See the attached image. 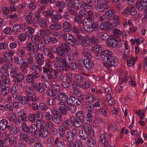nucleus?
Returning <instances> with one entry per match:
<instances>
[{"label":"nucleus","mask_w":147,"mask_h":147,"mask_svg":"<svg viewBox=\"0 0 147 147\" xmlns=\"http://www.w3.org/2000/svg\"><path fill=\"white\" fill-rule=\"evenodd\" d=\"M94 50H92V53L95 54V58L98 60L100 59L101 57L103 61L110 62L111 64L118 63L117 61L112 56L113 53L110 50H102L101 46L98 45H94Z\"/></svg>","instance_id":"nucleus-1"},{"label":"nucleus","mask_w":147,"mask_h":147,"mask_svg":"<svg viewBox=\"0 0 147 147\" xmlns=\"http://www.w3.org/2000/svg\"><path fill=\"white\" fill-rule=\"evenodd\" d=\"M61 47H57V54L59 55L63 56L67 54L68 51L70 49V47L65 43L61 44Z\"/></svg>","instance_id":"nucleus-2"},{"label":"nucleus","mask_w":147,"mask_h":147,"mask_svg":"<svg viewBox=\"0 0 147 147\" xmlns=\"http://www.w3.org/2000/svg\"><path fill=\"white\" fill-rule=\"evenodd\" d=\"M50 110L52 114V121L56 123L60 124L61 122L60 120L62 118V116L59 115L57 111L55 108H51Z\"/></svg>","instance_id":"nucleus-3"},{"label":"nucleus","mask_w":147,"mask_h":147,"mask_svg":"<svg viewBox=\"0 0 147 147\" xmlns=\"http://www.w3.org/2000/svg\"><path fill=\"white\" fill-rule=\"evenodd\" d=\"M97 5L95 6V9L100 12H103L107 9L109 7V5L105 1L100 0H97Z\"/></svg>","instance_id":"nucleus-4"},{"label":"nucleus","mask_w":147,"mask_h":147,"mask_svg":"<svg viewBox=\"0 0 147 147\" xmlns=\"http://www.w3.org/2000/svg\"><path fill=\"white\" fill-rule=\"evenodd\" d=\"M83 54L84 56L86 57L83 61L84 64H89L90 63L93 64L92 61L90 59L91 58L92 55L90 54L89 51L86 49H84Z\"/></svg>","instance_id":"nucleus-5"},{"label":"nucleus","mask_w":147,"mask_h":147,"mask_svg":"<svg viewBox=\"0 0 147 147\" xmlns=\"http://www.w3.org/2000/svg\"><path fill=\"white\" fill-rule=\"evenodd\" d=\"M70 120L72 125L76 127L81 126L84 120L82 118L78 119L74 117L73 116L70 117Z\"/></svg>","instance_id":"nucleus-6"},{"label":"nucleus","mask_w":147,"mask_h":147,"mask_svg":"<svg viewBox=\"0 0 147 147\" xmlns=\"http://www.w3.org/2000/svg\"><path fill=\"white\" fill-rule=\"evenodd\" d=\"M67 102L69 105H79L81 103V100L77 97H70L67 100Z\"/></svg>","instance_id":"nucleus-7"},{"label":"nucleus","mask_w":147,"mask_h":147,"mask_svg":"<svg viewBox=\"0 0 147 147\" xmlns=\"http://www.w3.org/2000/svg\"><path fill=\"white\" fill-rule=\"evenodd\" d=\"M18 119L16 123L18 125L20 123V122H25L26 120V114L23 111H20L18 113Z\"/></svg>","instance_id":"nucleus-8"},{"label":"nucleus","mask_w":147,"mask_h":147,"mask_svg":"<svg viewBox=\"0 0 147 147\" xmlns=\"http://www.w3.org/2000/svg\"><path fill=\"white\" fill-rule=\"evenodd\" d=\"M39 77L38 74L36 72H34L30 74H28L26 77V81L29 83H32L34 80Z\"/></svg>","instance_id":"nucleus-9"},{"label":"nucleus","mask_w":147,"mask_h":147,"mask_svg":"<svg viewBox=\"0 0 147 147\" xmlns=\"http://www.w3.org/2000/svg\"><path fill=\"white\" fill-rule=\"evenodd\" d=\"M136 6L139 10H142L144 7H147V0H137Z\"/></svg>","instance_id":"nucleus-10"},{"label":"nucleus","mask_w":147,"mask_h":147,"mask_svg":"<svg viewBox=\"0 0 147 147\" xmlns=\"http://www.w3.org/2000/svg\"><path fill=\"white\" fill-rule=\"evenodd\" d=\"M49 131L47 128L45 127L40 128L38 130V136L44 139L49 135Z\"/></svg>","instance_id":"nucleus-11"},{"label":"nucleus","mask_w":147,"mask_h":147,"mask_svg":"<svg viewBox=\"0 0 147 147\" xmlns=\"http://www.w3.org/2000/svg\"><path fill=\"white\" fill-rule=\"evenodd\" d=\"M14 54L13 51L11 50L9 52H5L4 54L5 61L8 63H11L12 60V57Z\"/></svg>","instance_id":"nucleus-12"},{"label":"nucleus","mask_w":147,"mask_h":147,"mask_svg":"<svg viewBox=\"0 0 147 147\" xmlns=\"http://www.w3.org/2000/svg\"><path fill=\"white\" fill-rule=\"evenodd\" d=\"M43 84L40 82L35 83L33 85L34 90L40 93H41L43 91Z\"/></svg>","instance_id":"nucleus-13"},{"label":"nucleus","mask_w":147,"mask_h":147,"mask_svg":"<svg viewBox=\"0 0 147 147\" xmlns=\"http://www.w3.org/2000/svg\"><path fill=\"white\" fill-rule=\"evenodd\" d=\"M7 129H9L10 134L12 136L15 135L18 132L17 127L15 125H9L7 126Z\"/></svg>","instance_id":"nucleus-14"},{"label":"nucleus","mask_w":147,"mask_h":147,"mask_svg":"<svg viewBox=\"0 0 147 147\" xmlns=\"http://www.w3.org/2000/svg\"><path fill=\"white\" fill-rule=\"evenodd\" d=\"M26 133L23 132L20 133L19 134V137L20 140L27 143L29 141V137Z\"/></svg>","instance_id":"nucleus-15"},{"label":"nucleus","mask_w":147,"mask_h":147,"mask_svg":"<svg viewBox=\"0 0 147 147\" xmlns=\"http://www.w3.org/2000/svg\"><path fill=\"white\" fill-rule=\"evenodd\" d=\"M8 122L5 119H3L0 121V129L1 130L4 131L6 128L7 129Z\"/></svg>","instance_id":"nucleus-16"},{"label":"nucleus","mask_w":147,"mask_h":147,"mask_svg":"<svg viewBox=\"0 0 147 147\" xmlns=\"http://www.w3.org/2000/svg\"><path fill=\"white\" fill-rule=\"evenodd\" d=\"M85 142L88 146L90 147H93L96 144L95 140L91 137L88 138Z\"/></svg>","instance_id":"nucleus-17"},{"label":"nucleus","mask_w":147,"mask_h":147,"mask_svg":"<svg viewBox=\"0 0 147 147\" xmlns=\"http://www.w3.org/2000/svg\"><path fill=\"white\" fill-rule=\"evenodd\" d=\"M127 13H130L131 15L135 16L137 14V11L135 7L133 6L128 7L125 10Z\"/></svg>","instance_id":"nucleus-18"},{"label":"nucleus","mask_w":147,"mask_h":147,"mask_svg":"<svg viewBox=\"0 0 147 147\" xmlns=\"http://www.w3.org/2000/svg\"><path fill=\"white\" fill-rule=\"evenodd\" d=\"M76 37L74 39L73 45H80L82 44V41L83 39L82 36L80 35L77 34Z\"/></svg>","instance_id":"nucleus-19"},{"label":"nucleus","mask_w":147,"mask_h":147,"mask_svg":"<svg viewBox=\"0 0 147 147\" xmlns=\"http://www.w3.org/2000/svg\"><path fill=\"white\" fill-rule=\"evenodd\" d=\"M131 78L130 76H129L127 78L126 76H124L123 74H121L120 76L119 79V82L120 84H123L124 83V85H125L126 81L127 80H131Z\"/></svg>","instance_id":"nucleus-20"},{"label":"nucleus","mask_w":147,"mask_h":147,"mask_svg":"<svg viewBox=\"0 0 147 147\" xmlns=\"http://www.w3.org/2000/svg\"><path fill=\"white\" fill-rule=\"evenodd\" d=\"M61 26L58 23H53L49 26L50 29L53 31H58L61 28Z\"/></svg>","instance_id":"nucleus-21"},{"label":"nucleus","mask_w":147,"mask_h":147,"mask_svg":"<svg viewBox=\"0 0 147 147\" xmlns=\"http://www.w3.org/2000/svg\"><path fill=\"white\" fill-rule=\"evenodd\" d=\"M85 76H88L89 75L82 73L80 74H76L74 76V77L78 82H81L83 81V78L84 77H85Z\"/></svg>","instance_id":"nucleus-22"},{"label":"nucleus","mask_w":147,"mask_h":147,"mask_svg":"<svg viewBox=\"0 0 147 147\" xmlns=\"http://www.w3.org/2000/svg\"><path fill=\"white\" fill-rule=\"evenodd\" d=\"M79 134L80 139L84 142H85L87 139L89 138L88 137V134L82 130L80 131Z\"/></svg>","instance_id":"nucleus-23"},{"label":"nucleus","mask_w":147,"mask_h":147,"mask_svg":"<svg viewBox=\"0 0 147 147\" xmlns=\"http://www.w3.org/2000/svg\"><path fill=\"white\" fill-rule=\"evenodd\" d=\"M91 28L92 32L93 31L98 32L100 30L99 24L97 22H93L91 23Z\"/></svg>","instance_id":"nucleus-24"},{"label":"nucleus","mask_w":147,"mask_h":147,"mask_svg":"<svg viewBox=\"0 0 147 147\" xmlns=\"http://www.w3.org/2000/svg\"><path fill=\"white\" fill-rule=\"evenodd\" d=\"M86 14V16H88V18H87V20L89 22H91V21L94 20L95 18L93 15V13L91 10H89L87 11Z\"/></svg>","instance_id":"nucleus-25"},{"label":"nucleus","mask_w":147,"mask_h":147,"mask_svg":"<svg viewBox=\"0 0 147 147\" xmlns=\"http://www.w3.org/2000/svg\"><path fill=\"white\" fill-rule=\"evenodd\" d=\"M65 137L68 142H73L75 139V137L71 134V132L67 131Z\"/></svg>","instance_id":"nucleus-26"},{"label":"nucleus","mask_w":147,"mask_h":147,"mask_svg":"<svg viewBox=\"0 0 147 147\" xmlns=\"http://www.w3.org/2000/svg\"><path fill=\"white\" fill-rule=\"evenodd\" d=\"M58 105L59 109L67 110L69 109L68 104L65 101L61 102L59 103Z\"/></svg>","instance_id":"nucleus-27"},{"label":"nucleus","mask_w":147,"mask_h":147,"mask_svg":"<svg viewBox=\"0 0 147 147\" xmlns=\"http://www.w3.org/2000/svg\"><path fill=\"white\" fill-rule=\"evenodd\" d=\"M39 24L40 27L42 28L47 27V19L43 18H41Z\"/></svg>","instance_id":"nucleus-28"},{"label":"nucleus","mask_w":147,"mask_h":147,"mask_svg":"<svg viewBox=\"0 0 147 147\" xmlns=\"http://www.w3.org/2000/svg\"><path fill=\"white\" fill-rule=\"evenodd\" d=\"M85 19L84 16L78 15L75 17V20L77 23L82 24L85 22Z\"/></svg>","instance_id":"nucleus-29"},{"label":"nucleus","mask_w":147,"mask_h":147,"mask_svg":"<svg viewBox=\"0 0 147 147\" xmlns=\"http://www.w3.org/2000/svg\"><path fill=\"white\" fill-rule=\"evenodd\" d=\"M64 40L68 44L73 45L74 39L71 34H67V36Z\"/></svg>","instance_id":"nucleus-30"},{"label":"nucleus","mask_w":147,"mask_h":147,"mask_svg":"<svg viewBox=\"0 0 147 147\" xmlns=\"http://www.w3.org/2000/svg\"><path fill=\"white\" fill-rule=\"evenodd\" d=\"M9 89L8 87L2 84L0 87V91H1V94L3 95H7L9 93Z\"/></svg>","instance_id":"nucleus-31"},{"label":"nucleus","mask_w":147,"mask_h":147,"mask_svg":"<svg viewBox=\"0 0 147 147\" xmlns=\"http://www.w3.org/2000/svg\"><path fill=\"white\" fill-rule=\"evenodd\" d=\"M13 80L15 82H20L23 80L24 78L23 74L21 73H18L16 76L13 78Z\"/></svg>","instance_id":"nucleus-32"},{"label":"nucleus","mask_w":147,"mask_h":147,"mask_svg":"<svg viewBox=\"0 0 147 147\" xmlns=\"http://www.w3.org/2000/svg\"><path fill=\"white\" fill-rule=\"evenodd\" d=\"M20 103L22 105H24L28 102L30 101V98L29 96H24L18 97Z\"/></svg>","instance_id":"nucleus-33"},{"label":"nucleus","mask_w":147,"mask_h":147,"mask_svg":"<svg viewBox=\"0 0 147 147\" xmlns=\"http://www.w3.org/2000/svg\"><path fill=\"white\" fill-rule=\"evenodd\" d=\"M63 29L67 32H69L71 30V24L69 23L68 22H65L63 23Z\"/></svg>","instance_id":"nucleus-34"},{"label":"nucleus","mask_w":147,"mask_h":147,"mask_svg":"<svg viewBox=\"0 0 147 147\" xmlns=\"http://www.w3.org/2000/svg\"><path fill=\"white\" fill-rule=\"evenodd\" d=\"M41 11L39 10L36 11L34 13V16L35 17L34 18V20L35 21L36 24L38 23L39 19L40 18Z\"/></svg>","instance_id":"nucleus-35"},{"label":"nucleus","mask_w":147,"mask_h":147,"mask_svg":"<svg viewBox=\"0 0 147 147\" xmlns=\"http://www.w3.org/2000/svg\"><path fill=\"white\" fill-rule=\"evenodd\" d=\"M33 16H26L25 17V20L26 22L28 24L34 25L36 24L35 21L34 20V18L33 19Z\"/></svg>","instance_id":"nucleus-36"},{"label":"nucleus","mask_w":147,"mask_h":147,"mask_svg":"<svg viewBox=\"0 0 147 147\" xmlns=\"http://www.w3.org/2000/svg\"><path fill=\"white\" fill-rule=\"evenodd\" d=\"M31 38L32 42L36 44L41 42L42 41L41 38L38 36H32Z\"/></svg>","instance_id":"nucleus-37"},{"label":"nucleus","mask_w":147,"mask_h":147,"mask_svg":"<svg viewBox=\"0 0 147 147\" xmlns=\"http://www.w3.org/2000/svg\"><path fill=\"white\" fill-rule=\"evenodd\" d=\"M43 15L46 17H50L52 18L53 14V11L52 9H48L44 11H43Z\"/></svg>","instance_id":"nucleus-38"},{"label":"nucleus","mask_w":147,"mask_h":147,"mask_svg":"<svg viewBox=\"0 0 147 147\" xmlns=\"http://www.w3.org/2000/svg\"><path fill=\"white\" fill-rule=\"evenodd\" d=\"M18 90L16 89V87L13 86H12L10 90V93L13 95V97L14 99H17V95L18 94L17 92Z\"/></svg>","instance_id":"nucleus-39"},{"label":"nucleus","mask_w":147,"mask_h":147,"mask_svg":"<svg viewBox=\"0 0 147 147\" xmlns=\"http://www.w3.org/2000/svg\"><path fill=\"white\" fill-rule=\"evenodd\" d=\"M87 124H86L83 126L82 128L83 129V131H85L87 134H90V132L92 131V127L90 125Z\"/></svg>","instance_id":"nucleus-40"},{"label":"nucleus","mask_w":147,"mask_h":147,"mask_svg":"<svg viewBox=\"0 0 147 147\" xmlns=\"http://www.w3.org/2000/svg\"><path fill=\"white\" fill-rule=\"evenodd\" d=\"M67 66V65H54V67L56 68L57 70L61 72L66 71Z\"/></svg>","instance_id":"nucleus-41"},{"label":"nucleus","mask_w":147,"mask_h":147,"mask_svg":"<svg viewBox=\"0 0 147 147\" xmlns=\"http://www.w3.org/2000/svg\"><path fill=\"white\" fill-rule=\"evenodd\" d=\"M87 117L86 120L84 119L85 122L86 124H89L92 123V121L93 115L90 113L88 112L86 115Z\"/></svg>","instance_id":"nucleus-42"},{"label":"nucleus","mask_w":147,"mask_h":147,"mask_svg":"<svg viewBox=\"0 0 147 147\" xmlns=\"http://www.w3.org/2000/svg\"><path fill=\"white\" fill-rule=\"evenodd\" d=\"M15 62L19 64H27V63L25 62L23 59L20 57H17L15 59Z\"/></svg>","instance_id":"nucleus-43"},{"label":"nucleus","mask_w":147,"mask_h":147,"mask_svg":"<svg viewBox=\"0 0 147 147\" xmlns=\"http://www.w3.org/2000/svg\"><path fill=\"white\" fill-rule=\"evenodd\" d=\"M22 29L21 26L20 24H16L12 28V31L14 33H16L21 31Z\"/></svg>","instance_id":"nucleus-44"},{"label":"nucleus","mask_w":147,"mask_h":147,"mask_svg":"<svg viewBox=\"0 0 147 147\" xmlns=\"http://www.w3.org/2000/svg\"><path fill=\"white\" fill-rule=\"evenodd\" d=\"M59 99L61 100V101L63 100L65 101H66V100L67 99L68 96L67 95L64 93L60 92L59 93Z\"/></svg>","instance_id":"nucleus-45"},{"label":"nucleus","mask_w":147,"mask_h":147,"mask_svg":"<svg viewBox=\"0 0 147 147\" xmlns=\"http://www.w3.org/2000/svg\"><path fill=\"white\" fill-rule=\"evenodd\" d=\"M22 130L24 132L26 133L30 132V127L26 123H23L22 126Z\"/></svg>","instance_id":"nucleus-46"},{"label":"nucleus","mask_w":147,"mask_h":147,"mask_svg":"<svg viewBox=\"0 0 147 147\" xmlns=\"http://www.w3.org/2000/svg\"><path fill=\"white\" fill-rule=\"evenodd\" d=\"M55 6L61 8H64L66 6V5L63 1H57L56 2Z\"/></svg>","instance_id":"nucleus-47"},{"label":"nucleus","mask_w":147,"mask_h":147,"mask_svg":"<svg viewBox=\"0 0 147 147\" xmlns=\"http://www.w3.org/2000/svg\"><path fill=\"white\" fill-rule=\"evenodd\" d=\"M75 117L78 118H82L83 120L85 119V117H84V112L82 111H79L77 112L76 114Z\"/></svg>","instance_id":"nucleus-48"},{"label":"nucleus","mask_w":147,"mask_h":147,"mask_svg":"<svg viewBox=\"0 0 147 147\" xmlns=\"http://www.w3.org/2000/svg\"><path fill=\"white\" fill-rule=\"evenodd\" d=\"M73 0H65V3L68 6L74 8L76 5L75 4Z\"/></svg>","instance_id":"nucleus-49"},{"label":"nucleus","mask_w":147,"mask_h":147,"mask_svg":"<svg viewBox=\"0 0 147 147\" xmlns=\"http://www.w3.org/2000/svg\"><path fill=\"white\" fill-rule=\"evenodd\" d=\"M34 29L31 27H29L28 28V30L26 31V32L27 36L28 38H31L32 36V34L34 32Z\"/></svg>","instance_id":"nucleus-50"},{"label":"nucleus","mask_w":147,"mask_h":147,"mask_svg":"<svg viewBox=\"0 0 147 147\" xmlns=\"http://www.w3.org/2000/svg\"><path fill=\"white\" fill-rule=\"evenodd\" d=\"M19 40L21 42L25 41L27 39V35L24 33H21L18 36Z\"/></svg>","instance_id":"nucleus-51"},{"label":"nucleus","mask_w":147,"mask_h":147,"mask_svg":"<svg viewBox=\"0 0 147 147\" xmlns=\"http://www.w3.org/2000/svg\"><path fill=\"white\" fill-rule=\"evenodd\" d=\"M84 28L88 32H92V29L91 28V26L90 24H87V22L86 21L83 23Z\"/></svg>","instance_id":"nucleus-52"},{"label":"nucleus","mask_w":147,"mask_h":147,"mask_svg":"<svg viewBox=\"0 0 147 147\" xmlns=\"http://www.w3.org/2000/svg\"><path fill=\"white\" fill-rule=\"evenodd\" d=\"M8 43L7 41H4L0 43V49L4 50L6 49L8 46Z\"/></svg>","instance_id":"nucleus-53"},{"label":"nucleus","mask_w":147,"mask_h":147,"mask_svg":"<svg viewBox=\"0 0 147 147\" xmlns=\"http://www.w3.org/2000/svg\"><path fill=\"white\" fill-rule=\"evenodd\" d=\"M115 13V10L112 9L108 10L105 12V15L109 16H113Z\"/></svg>","instance_id":"nucleus-54"},{"label":"nucleus","mask_w":147,"mask_h":147,"mask_svg":"<svg viewBox=\"0 0 147 147\" xmlns=\"http://www.w3.org/2000/svg\"><path fill=\"white\" fill-rule=\"evenodd\" d=\"M18 70L17 68H13L10 73L11 76L13 78L18 74Z\"/></svg>","instance_id":"nucleus-55"},{"label":"nucleus","mask_w":147,"mask_h":147,"mask_svg":"<svg viewBox=\"0 0 147 147\" xmlns=\"http://www.w3.org/2000/svg\"><path fill=\"white\" fill-rule=\"evenodd\" d=\"M9 68V67L7 65H3L0 67V72L1 73H5V71H7Z\"/></svg>","instance_id":"nucleus-56"},{"label":"nucleus","mask_w":147,"mask_h":147,"mask_svg":"<svg viewBox=\"0 0 147 147\" xmlns=\"http://www.w3.org/2000/svg\"><path fill=\"white\" fill-rule=\"evenodd\" d=\"M29 120L32 122V123H34L35 121L37 120L35 115L34 113L30 114L28 116Z\"/></svg>","instance_id":"nucleus-57"},{"label":"nucleus","mask_w":147,"mask_h":147,"mask_svg":"<svg viewBox=\"0 0 147 147\" xmlns=\"http://www.w3.org/2000/svg\"><path fill=\"white\" fill-rule=\"evenodd\" d=\"M37 44L35 45V47L36 48L37 47L38 50H39L41 51H42L46 47L45 45H43L42 41L41 42H40Z\"/></svg>","instance_id":"nucleus-58"},{"label":"nucleus","mask_w":147,"mask_h":147,"mask_svg":"<svg viewBox=\"0 0 147 147\" xmlns=\"http://www.w3.org/2000/svg\"><path fill=\"white\" fill-rule=\"evenodd\" d=\"M70 82L66 81H63L61 83V86L63 88H68L70 87Z\"/></svg>","instance_id":"nucleus-59"},{"label":"nucleus","mask_w":147,"mask_h":147,"mask_svg":"<svg viewBox=\"0 0 147 147\" xmlns=\"http://www.w3.org/2000/svg\"><path fill=\"white\" fill-rule=\"evenodd\" d=\"M17 139L14 136H12L9 139V143L10 145H14L16 142Z\"/></svg>","instance_id":"nucleus-60"},{"label":"nucleus","mask_w":147,"mask_h":147,"mask_svg":"<svg viewBox=\"0 0 147 147\" xmlns=\"http://www.w3.org/2000/svg\"><path fill=\"white\" fill-rule=\"evenodd\" d=\"M35 3L36 1H34L29 3V7L32 10H34L36 8V5H35Z\"/></svg>","instance_id":"nucleus-61"},{"label":"nucleus","mask_w":147,"mask_h":147,"mask_svg":"<svg viewBox=\"0 0 147 147\" xmlns=\"http://www.w3.org/2000/svg\"><path fill=\"white\" fill-rule=\"evenodd\" d=\"M31 69L32 70H34V71H35V72H36V71H39L40 72H41L40 70H42L41 69H40V66H37L36 65H32L31 66Z\"/></svg>","instance_id":"nucleus-62"},{"label":"nucleus","mask_w":147,"mask_h":147,"mask_svg":"<svg viewBox=\"0 0 147 147\" xmlns=\"http://www.w3.org/2000/svg\"><path fill=\"white\" fill-rule=\"evenodd\" d=\"M51 65H45L44 67H43V72L44 73L49 72L52 69L51 67Z\"/></svg>","instance_id":"nucleus-63"},{"label":"nucleus","mask_w":147,"mask_h":147,"mask_svg":"<svg viewBox=\"0 0 147 147\" xmlns=\"http://www.w3.org/2000/svg\"><path fill=\"white\" fill-rule=\"evenodd\" d=\"M99 112L100 114L103 115L105 117L106 116L107 114V112L105 108L104 107H100L99 110Z\"/></svg>","instance_id":"nucleus-64"}]
</instances>
